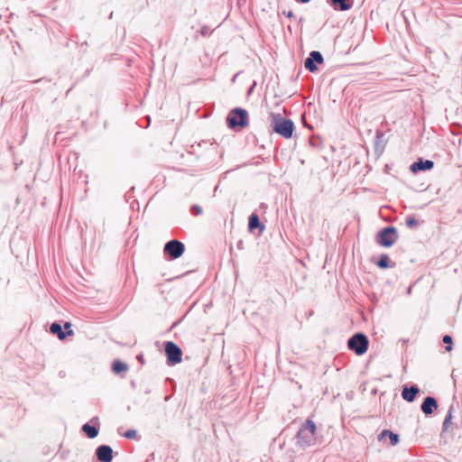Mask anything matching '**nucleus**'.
I'll list each match as a JSON object with an SVG mask.
<instances>
[{
	"label": "nucleus",
	"instance_id": "f8f14e48",
	"mask_svg": "<svg viewBox=\"0 0 462 462\" xmlns=\"http://www.w3.org/2000/svg\"><path fill=\"white\" fill-rule=\"evenodd\" d=\"M438 403L437 401L431 397L428 396L424 399L422 404H421V411L426 414L430 415L433 412L435 409H437Z\"/></svg>",
	"mask_w": 462,
	"mask_h": 462
},
{
	"label": "nucleus",
	"instance_id": "0eeeda50",
	"mask_svg": "<svg viewBox=\"0 0 462 462\" xmlns=\"http://www.w3.org/2000/svg\"><path fill=\"white\" fill-rule=\"evenodd\" d=\"M396 239V229L393 226H388L379 233L378 243L384 247H389L395 243Z\"/></svg>",
	"mask_w": 462,
	"mask_h": 462
},
{
	"label": "nucleus",
	"instance_id": "bb28decb",
	"mask_svg": "<svg viewBox=\"0 0 462 462\" xmlns=\"http://www.w3.org/2000/svg\"><path fill=\"white\" fill-rule=\"evenodd\" d=\"M64 327H65V328H69L70 327V323L69 322H66Z\"/></svg>",
	"mask_w": 462,
	"mask_h": 462
},
{
	"label": "nucleus",
	"instance_id": "9d476101",
	"mask_svg": "<svg viewBox=\"0 0 462 462\" xmlns=\"http://www.w3.org/2000/svg\"><path fill=\"white\" fill-rule=\"evenodd\" d=\"M433 166L434 162L432 161L419 159L411 165L410 170L413 173H417L419 171H429L432 169Z\"/></svg>",
	"mask_w": 462,
	"mask_h": 462
},
{
	"label": "nucleus",
	"instance_id": "a211bd4d",
	"mask_svg": "<svg viewBox=\"0 0 462 462\" xmlns=\"http://www.w3.org/2000/svg\"><path fill=\"white\" fill-rule=\"evenodd\" d=\"M377 265L380 268H388V267H393L394 263H390V259L388 255L382 254L379 261L377 262Z\"/></svg>",
	"mask_w": 462,
	"mask_h": 462
},
{
	"label": "nucleus",
	"instance_id": "423d86ee",
	"mask_svg": "<svg viewBox=\"0 0 462 462\" xmlns=\"http://www.w3.org/2000/svg\"><path fill=\"white\" fill-rule=\"evenodd\" d=\"M184 249V245L181 242L173 239L165 244L163 251L171 258L177 259L183 254Z\"/></svg>",
	"mask_w": 462,
	"mask_h": 462
},
{
	"label": "nucleus",
	"instance_id": "f03ea898",
	"mask_svg": "<svg viewBox=\"0 0 462 462\" xmlns=\"http://www.w3.org/2000/svg\"><path fill=\"white\" fill-rule=\"evenodd\" d=\"M273 131L282 137L291 138L294 130V125L291 119H285L280 114H272Z\"/></svg>",
	"mask_w": 462,
	"mask_h": 462
},
{
	"label": "nucleus",
	"instance_id": "7ed1b4c3",
	"mask_svg": "<svg viewBox=\"0 0 462 462\" xmlns=\"http://www.w3.org/2000/svg\"><path fill=\"white\" fill-rule=\"evenodd\" d=\"M369 341L363 333H356L347 340V347L357 356L364 355L368 349Z\"/></svg>",
	"mask_w": 462,
	"mask_h": 462
},
{
	"label": "nucleus",
	"instance_id": "1a4fd4ad",
	"mask_svg": "<svg viewBox=\"0 0 462 462\" xmlns=\"http://www.w3.org/2000/svg\"><path fill=\"white\" fill-rule=\"evenodd\" d=\"M96 455L100 462H111L113 459V449L107 445H101L96 449Z\"/></svg>",
	"mask_w": 462,
	"mask_h": 462
},
{
	"label": "nucleus",
	"instance_id": "aec40b11",
	"mask_svg": "<svg viewBox=\"0 0 462 462\" xmlns=\"http://www.w3.org/2000/svg\"><path fill=\"white\" fill-rule=\"evenodd\" d=\"M406 226L410 228H414L419 226V222L413 217H408L405 220Z\"/></svg>",
	"mask_w": 462,
	"mask_h": 462
},
{
	"label": "nucleus",
	"instance_id": "ddd939ff",
	"mask_svg": "<svg viewBox=\"0 0 462 462\" xmlns=\"http://www.w3.org/2000/svg\"><path fill=\"white\" fill-rule=\"evenodd\" d=\"M418 393L419 388L416 385H412L411 387H404L402 393V396L405 401L411 402L414 401Z\"/></svg>",
	"mask_w": 462,
	"mask_h": 462
},
{
	"label": "nucleus",
	"instance_id": "dca6fc26",
	"mask_svg": "<svg viewBox=\"0 0 462 462\" xmlns=\"http://www.w3.org/2000/svg\"><path fill=\"white\" fill-rule=\"evenodd\" d=\"M50 330L52 334L57 335L60 339H64L66 337V333L63 332L62 328L59 323H52L50 327Z\"/></svg>",
	"mask_w": 462,
	"mask_h": 462
},
{
	"label": "nucleus",
	"instance_id": "6e6552de",
	"mask_svg": "<svg viewBox=\"0 0 462 462\" xmlns=\"http://www.w3.org/2000/svg\"><path fill=\"white\" fill-rule=\"evenodd\" d=\"M324 59L319 51H313L310 53V56L305 60V68L309 69L310 72H315L318 68L315 62L321 64L323 63Z\"/></svg>",
	"mask_w": 462,
	"mask_h": 462
},
{
	"label": "nucleus",
	"instance_id": "f3484780",
	"mask_svg": "<svg viewBox=\"0 0 462 462\" xmlns=\"http://www.w3.org/2000/svg\"><path fill=\"white\" fill-rule=\"evenodd\" d=\"M112 369H113L114 373L120 374L122 372H126L128 370V366L126 364H125L119 360H116L113 363Z\"/></svg>",
	"mask_w": 462,
	"mask_h": 462
},
{
	"label": "nucleus",
	"instance_id": "6ab92c4d",
	"mask_svg": "<svg viewBox=\"0 0 462 462\" xmlns=\"http://www.w3.org/2000/svg\"><path fill=\"white\" fill-rule=\"evenodd\" d=\"M452 411H453V408L449 407L448 411V413L445 417V420L443 421V430H447L449 428V425L451 424Z\"/></svg>",
	"mask_w": 462,
	"mask_h": 462
},
{
	"label": "nucleus",
	"instance_id": "393cba45",
	"mask_svg": "<svg viewBox=\"0 0 462 462\" xmlns=\"http://www.w3.org/2000/svg\"><path fill=\"white\" fill-rule=\"evenodd\" d=\"M191 212H192L193 215L198 216V215H200L202 213V209H201V208L199 206L194 205L191 208Z\"/></svg>",
	"mask_w": 462,
	"mask_h": 462
},
{
	"label": "nucleus",
	"instance_id": "b1692460",
	"mask_svg": "<svg viewBox=\"0 0 462 462\" xmlns=\"http://www.w3.org/2000/svg\"><path fill=\"white\" fill-rule=\"evenodd\" d=\"M390 432L391 430H383L379 435H378V440L379 441H382L383 439H384L386 437H388L390 435Z\"/></svg>",
	"mask_w": 462,
	"mask_h": 462
},
{
	"label": "nucleus",
	"instance_id": "9b49d317",
	"mask_svg": "<svg viewBox=\"0 0 462 462\" xmlns=\"http://www.w3.org/2000/svg\"><path fill=\"white\" fill-rule=\"evenodd\" d=\"M328 3L335 10L347 11L352 8L354 0H329Z\"/></svg>",
	"mask_w": 462,
	"mask_h": 462
},
{
	"label": "nucleus",
	"instance_id": "f257e3e1",
	"mask_svg": "<svg viewBox=\"0 0 462 462\" xmlns=\"http://www.w3.org/2000/svg\"><path fill=\"white\" fill-rule=\"evenodd\" d=\"M316 425L313 420H307L297 434V444L302 448L310 447L316 442Z\"/></svg>",
	"mask_w": 462,
	"mask_h": 462
},
{
	"label": "nucleus",
	"instance_id": "a878e982",
	"mask_svg": "<svg viewBox=\"0 0 462 462\" xmlns=\"http://www.w3.org/2000/svg\"><path fill=\"white\" fill-rule=\"evenodd\" d=\"M296 2L298 3H300V4H307L309 3L310 0H295Z\"/></svg>",
	"mask_w": 462,
	"mask_h": 462
},
{
	"label": "nucleus",
	"instance_id": "20e7f679",
	"mask_svg": "<svg viewBox=\"0 0 462 462\" xmlns=\"http://www.w3.org/2000/svg\"><path fill=\"white\" fill-rule=\"evenodd\" d=\"M227 123L229 127L236 128L237 126L239 127H245L247 125V112L246 110L243 108H235L233 109L228 116H227Z\"/></svg>",
	"mask_w": 462,
	"mask_h": 462
},
{
	"label": "nucleus",
	"instance_id": "39448f33",
	"mask_svg": "<svg viewBox=\"0 0 462 462\" xmlns=\"http://www.w3.org/2000/svg\"><path fill=\"white\" fill-rule=\"evenodd\" d=\"M165 353L169 364L176 365L181 362L182 352L181 349L175 343L171 341L166 342Z\"/></svg>",
	"mask_w": 462,
	"mask_h": 462
},
{
	"label": "nucleus",
	"instance_id": "4be33fe9",
	"mask_svg": "<svg viewBox=\"0 0 462 462\" xmlns=\"http://www.w3.org/2000/svg\"><path fill=\"white\" fill-rule=\"evenodd\" d=\"M390 439V443L392 446H395L399 442V436L393 431L390 432V435L388 436Z\"/></svg>",
	"mask_w": 462,
	"mask_h": 462
},
{
	"label": "nucleus",
	"instance_id": "cd10ccee",
	"mask_svg": "<svg viewBox=\"0 0 462 462\" xmlns=\"http://www.w3.org/2000/svg\"><path fill=\"white\" fill-rule=\"evenodd\" d=\"M287 16H288V17H292V16H293L292 12H289V13L287 14Z\"/></svg>",
	"mask_w": 462,
	"mask_h": 462
},
{
	"label": "nucleus",
	"instance_id": "412c9836",
	"mask_svg": "<svg viewBox=\"0 0 462 462\" xmlns=\"http://www.w3.org/2000/svg\"><path fill=\"white\" fill-rule=\"evenodd\" d=\"M443 342L448 345L446 346V350L448 352L451 351L452 350V337L448 335H445L443 337Z\"/></svg>",
	"mask_w": 462,
	"mask_h": 462
},
{
	"label": "nucleus",
	"instance_id": "2eb2a0df",
	"mask_svg": "<svg viewBox=\"0 0 462 462\" xmlns=\"http://www.w3.org/2000/svg\"><path fill=\"white\" fill-rule=\"evenodd\" d=\"M82 430L89 439H94L98 434V430L88 423L83 425Z\"/></svg>",
	"mask_w": 462,
	"mask_h": 462
},
{
	"label": "nucleus",
	"instance_id": "5701e85b",
	"mask_svg": "<svg viewBox=\"0 0 462 462\" xmlns=\"http://www.w3.org/2000/svg\"><path fill=\"white\" fill-rule=\"evenodd\" d=\"M136 434H137V432L135 430H128L125 432L124 436L126 439H133L136 437Z\"/></svg>",
	"mask_w": 462,
	"mask_h": 462
},
{
	"label": "nucleus",
	"instance_id": "4468645a",
	"mask_svg": "<svg viewBox=\"0 0 462 462\" xmlns=\"http://www.w3.org/2000/svg\"><path fill=\"white\" fill-rule=\"evenodd\" d=\"M248 228L251 231H253L255 228H260L261 232L263 231L264 226L261 225L259 217L256 214H252L249 217Z\"/></svg>",
	"mask_w": 462,
	"mask_h": 462
}]
</instances>
